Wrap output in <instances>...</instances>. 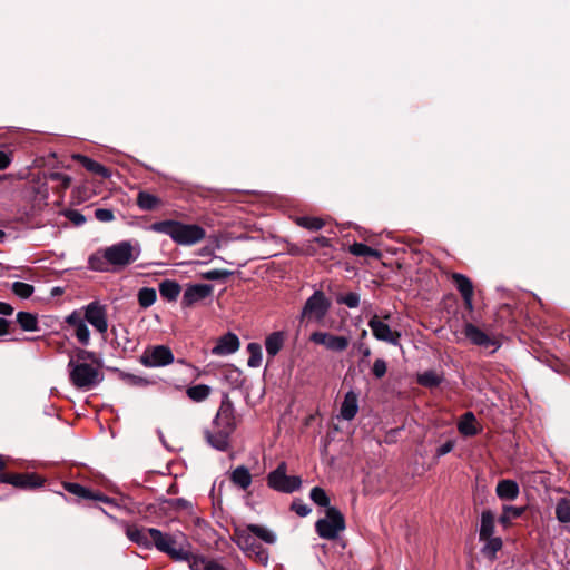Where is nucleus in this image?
Segmentation results:
<instances>
[{
	"mask_svg": "<svg viewBox=\"0 0 570 570\" xmlns=\"http://www.w3.org/2000/svg\"><path fill=\"white\" fill-rule=\"evenodd\" d=\"M1 483L11 484L17 489H36L45 483V479L35 472H11L1 475Z\"/></svg>",
	"mask_w": 570,
	"mask_h": 570,
	"instance_id": "11",
	"label": "nucleus"
},
{
	"mask_svg": "<svg viewBox=\"0 0 570 570\" xmlns=\"http://www.w3.org/2000/svg\"><path fill=\"white\" fill-rule=\"evenodd\" d=\"M495 492L501 500H514L519 495V485L513 480L504 479L498 482Z\"/></svg>",
	"mask_w": 570,
	"mask_h": 570,
	"instance_id": "27",
	"label": "nucleus"
},
{
	"mask_svg": "<svg viewBox=\"0 0 570 570\" xmlns=\"http://www.w3.org/2000/svg\"><path fill=\"white\" fill-rule=\"evenodd\" d=\"M291 509L299 517H306L311 512L308 505L301 500H294Z\"/></svg>",
	"mask_w": 570,
	"mask_h": 570,
	"instance_id": "53",
	"label": "nucleus"
},
{
	"mask_svg": "<svg viewBox=\"0 0 570 570\" xmlns=\"http://www.w3.org/2000/svg\"><path fill=\"white\" fill-rule=\"evenodd\" d=\"M311 341L315 344L324 345L326 348L334 352L345 351L348 346V338L345 336H336L324 332H314L311 335Z\"/></svg>",
	"mask_w": 570,
	"mask_h": 570,
	"instance_id": "15",
	"label": "nucleus"
},
{
	"mask_svg": "<svg viewBox=\"0 0 570 570\" xmlns=\"http://www.w3.org/2000/svg\"><path fill=\"white\" fill-rule=\"evenodd\" d=\"M142 285H178L176 281L167 277H157L155 275H145L141 279Z\"/></svg>",
	"mask_w": 570,
	"mask_h": 570,
	"instance_id": "45",
	"label": "nucleus"
},
{
	"mask_svg": "<svg viewBox=\"0 0 570 570\" xmlns=\"http://www.w3.org/2000/svg\"><path fill=\"white\" fill-rule=\"evenodd\" d=\"M78 164H80L86 170L97 175L101 178H109L111 176V171L109 168L105 167L100 163L94 160L92 158L77 154L73 156Z\"/></svg>",
	"mask_w": 570,
	"mask_h": 570,
	"instance_id": "23",
	"label": "nucleus"
},
{
	"mask_svg": "<svg viewBox=\"0 0 570 570\" xmlns=\"http://www.w3.org/2000/svg\"><path fill=\"white\" fill-rule=\"evenodd\" d=\"M12 288H13L14 294L23 299L29 298L32 295L33 289H35V287H12Z\"/></svg>",
	"mask_w": 570,
	"mask_h": 570,
	"instance_id": "56",
	"label": "nucleus"
},
{
	"mask_svg": "<svg viewBox=\"0 0 570 570\" xmlns=\"http://www.w3.org/2000/svg\"><path fill=\"white\" fill-rule=\"evenodd\" d=\"M156 301V291L153 287H142L138 293V302L142 308L151 306Z\"/></svg>",
	"mask_w": 570,
	"mask_h": 570,
	"instance_id": "40",
	"label": "nucleus"
},
{
	"mask_svg": "<svg viewBox=\"0 0 570 570\" xmlns=\"http://www.w3.org/2000/svg\"><path fill=\"white\" fill-rule=\"evenodd\" d=\"M140 361L145 366L159 367L171 364L174 362V355L169 347L157 345L146 348Z\"/></svg>",
	"mask_w": 570,
	"mask_h": 570,
	"instance_id": "10",
	"label": "nucleus"
},
{
	"mask_svg": "<svg viewBox=\"0 0 570 570\" xmlns=\"http://www.w3.org/2000/svg\"><path fill=\"white\" fill-rule=\"evenodd\" d=\"M232 539L236 546L249 557L254 556L259 562L267 561V551L257 542L255 535L249 531L248 525L246 528H236Z\"/></svg>",
	"mask_w": 570,
	"mask_h": 570,
	"instance_id": "7",
	"label": "nucleus"
},
{
	"mask_svg": "<svg viewBox=\"0 0 570 570\" xmlns=\"http://www.w3.org/2000/svg\"><path fill=\"white\" fill-rule=\"evenodd\" d=\"M463 334L472 344L476 346H493L495 348L499 346V342L494 337L489 336L485 332H483L472 323H466L464 325Z\"/></svg>",
	"mask_w": 570,
	"mask_h": 570,
	"instance_id": "17",
	"label": "nucleus"
},
{
	"mask_svg": "<svg viewBox=\"0 0 570 570\" xmlns=\"http://www.w3.org/2000/svg\"><path fill=\"white\" fill-rule=\"evenodd\" d=\"M537 361H539L546 367H550L556 372H559L563 366L561 361L558 357H556L554 355H551L548 353H539L538 350H537Z\"/></svg>",
	"mask_w": 570,
	"mask_h": 570,
	"instance_id": "35",
	"label": "nucleus"
},
{
	"mask_svg": "<svg viewBox=\"0 0 570 570\" xmlns=\"http://www.w3.org/2000/svg\"><path fill=\"white\" fill-rule=\"evenodd\" d=\"M337 302L341 304H345L346 306L354 308L358 306L360 296L356 293H348L344 296L337 298Z\"/></svg>",
	"mask_w": 570,
	"mask_h": 570,
	"instance_id": "49",
	"label": "nucleus"
},
{
	"mask_svg": "<svg viewBox=\"0 0 570 570\" xmlns=\"http://www.w3.org/2000/svg\"><path fill=\"white\" fill-rule=\"evenodd\" d=\"M12 160V151L0 150V170L7 169Z\"/></svg>",
	"mask_w": 570,
	"mask_h": 570,
	"instance_id": "55",
	"label": "nucleus"
},
{
	"mask_svg": "<svg viewBox=\"0 0 570 570\" xmlns=\"http://www.w3.org/2000/svg\"><path fill=\"white\" fill-rule=\"evenodd\" d=\"M248 529L256 539L258 538L268 544L275 542V535L268 529L257 524H248Z\"/></svg>",
	"mask_w": 570,
	"mask_h": 570,
	"instance_id": "38",
	"label": "nucleus"
},
{
	"mask_svg": "<svg viewBox=\"0 0 570 570\" xmlns=\"http://www.w3.org/2000/svg\"><path fill=\"white\" fill-rule=\"evenodd\" d=\"M358 411L357 395L355 392L350 391L345 394L341 405V416L344 420L351 421L355 417Z\"/></svg>",
	"mask_w": 570,
	"mask_h": 570,
	"instance_id": "26",
	"label": "nucleus"
},
{
	"mask_svg": "<svg viewBox=\"0 0 570 570\" xmlns=\"http://www.w3.org/2000/svg\"><path fill=\"white\" fill-rule=\"evenodd\" d=\"M137 254L134 253V247L130 242L124 240L117 243L104 250L102 257L94 255L90 257L89 263L94 269L104 271L105 265L110 264L115 266H126L135 262Z\"/></svg>",
	"mask_w": 570,
	"mask_h": 570,
	"instance_id": "4",
	"label": "nucleus"
},
{
	"mask_svg": "<svg viewBox=\"0 0 570 570\" xmlns=\"http://www.w3.org/2000/svg\"><path fill=\"white\" fill-rule=\"evenodd\" d=\"M136 204L141 210L153 212L163 206V200L147 190L137 194Z\"/></svg>",
	"mask_w": 570,
	"mask_h": 570,
	"instance_id": "24",
	"label": "nucleus"
},
{
	"mask_svg": "<svg viewBox=\"0 0 570 570\" xmlns=\"http://www.w3.org/2000/svg\"><path fill=\"white\" fill-rule=\"evenodd\" d=\"M170 548L176 552L167 553L173 560L187 561L191 570H206L207 563L210 559L205 557L193 554L191 552L177 547V543H171Z\"/></svg>",
	"mask_w": 570,
	"mask_h": 570,
	"instance_id": "14",
	"label": "nucleus"
},
{
	"mask_svg": "<svg viewBox=\"0 0 570 570\" xmlns=\"http://www.w3.org/2000/svg\"><path fill=\"white\" fill-rule=\"evenodd\" d=\"M331 306L330 301L324 293L316 291L306 302L303 308V316L313 317L317 321L322 320Z\"/></svg>",
	"mask_w": 570,
	"mask_h": 570,
	"instance_id": "13",
	"label": "nucleus"
},
{
	"mask_svg": "<svg viewBox=\"0 0 570 570\" xmlns=\"http://www.w3.org/2000/svg\"><path fill=\"white\" fill-rule=\"evenodd\" d=\"M556 514L559 521L569 522L570 521V501L562 499L558 502L556 508Z\"/></svg>",
	"mask_w": 570,
	"mask_h": 570,
	"instance_id": "44",
	"label": "nucleus"
},
{
	"mask_svg": "<svg viewBox=\"0 0 570 570\" xmlns=\"http://www.w3.org/2000/svg\"><path fill=\"white\" fill-rule=\"evenodd\" d=\"M212 294V287H187L184 293L181 305L185 308L193 307L199 302H203Z\"/></svg>",
	"mask_w": 570,
	"mask_h": 570,
	"instance_id": "22",
	"label": "nucleus"
},
{
	"mask_svg": "<svg viewBox=\"0 0 570 570\" xmlns=\"http://www.w3.org/2000/svg\"><path fill=\"white\" fill-rule=\"evenodd\" d=\"M311 499L315 504L320 507L330 508V498L325 490L320 487H315L311 490Z\"/></svg>",
	"mask_w": 570,
	"mask_h": 570,
	"instance_id": "43",
	"label": "nucleus"
},
{
	"mask_svg": "<svg viewBox=\"0 0 570 570\" xmlns=\"http://www.w3.org/2000/svg\"><path fill=\"white\" fill-rule=\"evenodd\" d=\"M82 315L78 311H73L66 317V323L73 328V334L78 342L88 345L90 341V332L85 323Z\"/></svg>",
	"mask_w": 570,
	"mask_h": 570,
	"instance_id": "18",
	"label": "nucleus"
},
{
	"mask_svg": "<svg viewBox=\"0 0 570 570\" xmlns=\"http://www.w3.org/2000/svg\"><path fill=\"white\" fill-rule=\"evenodd\" d=\"M230 481L242 490H247L252 484V475L247 468L240 465L230 473Z\"/></svg>",
	"mask_w": 570,
	"mask_h": 570,
	"instance_id": "28",
	"label": "nucleus"
},
{
	"mask_svg": "<svg viewBox=\"0 0 570 570\" xmlns=\"http://www.w3.org/2000/svg\"><path fill=\"white\" fill-rule=\"evenodd\" d=\"M350 253L355 256H362V257H371L374 259L381 258V252L377 249H374L363 243H354L350 246Z\"/></svg>",
	"mask_w": 570,
	"mask_h": 570,
	"instance_id": "31",
	"label": "nucleus"
},
{
	"mask_svg": "<svg viewBox=\"0 0 570 570\" xmlns=\"http://www.w3.org/2000/svg\"><path fill=\"white\" fill-rule=\"evenodd\" d=\"M187 285H193L191 283H188ZM195 286H198L199 284L198 283H195L194 284Z\"/></svg>",
	"mask_w": 570,
	"mask_h": 570,
	"instance_id": "64",
	"label": "nucleus"
},
{
	"mask_svg": "<svg viewBox=\"0 0 570 570\" xmlns=\"http://www.w3.org/2000/svg\"><path fill=\"white\" fill-rule=\"evenodd\" d=\"M485 541V546L482 549L484 556L490 559H494L498 551L502 549V540L499 537L491 535L489 539H481Z\"/></svg>",
	"mask_w": 570,
	"mask_h": 570,
	"instance_id": "33",
	"label": "nucleus"
},
{
	"mask_svg": "<svg viewBox=\"0 0 570 570\" xmlns=\"http://www.w3.org/2000/svg\"><path fill=\"white\" fill-rule=\"evenodd\" d=\"M286 334L282 331L273 332L265 338V348L269 357H275L283 348Z\"/></svg>",
	"mask_w": 570,
	"mask_h": 570,
	"instance_id": "25",
	"label": "nucleus"
},
{
	"mask_svg": "<svg viewBox=\"0 0 570 570\" xmlns=\"http://www.w3.org/2000/svg\"><path fill=\"white\" fill-rule=\"evenodd\" d=\"M83 320L88 322L99 334L108 331V306L96 299L82 307Z\"/></svg>",
	"mask_w": 570,
	"mask_h": 570,
	"instance_id": "9",
	"label": "nucleus"
},
{
	"mask_svg": "<svg viewBox=\"0 0 570 570\" xmlns=\"http://www.w3.org/2000/svg\"><path fill=\"white\" fill-rule=\"evenodd\" d=\"M441 381V377L434 371H426L417 376V383L424 387L438 386Z\"/></svg>",
	"mask_w": 570,
	"mask_h": 570,
	"instance_id": "41",
	"label": "nucleus"
},
{
	"mask_svg": "<svg viewBox=\"0 0 570 570\" xmlns=\"http://www.w3.org/2000/svg\"><path fill=\"white\" fill-rule=\"evenodd\" d=\"M10 285L18 286V285H28V284L23 283V282H20V281H16V282L11 283Z\"/></svg>",
	"mask_w": 570,
	"mask_h": 570,
	"instance_id": "62",
	"label": "nucleus"
},
{
	"mask_svg": "<svg viewBox=\"0 0 570 570\" xmlns=\"http://www.w3.org/2000/svg\"><path fill=\"white\" fill-rule=\"evenodd\" d=\"M458 431L462 436L471 438L482 432V426L472 412H465L458 421Z\"/></svg>",
	"mask_w": 570,
	"mask_h": 570,
	"instance_id": "21",
	"label": "nucleus"
},
{
	"mask_svg": "<svg viewBox=\"0 0 570 570\" xmlns=\"http://www.w3.org/2000/svg\"><path fill=\"white\" fill-rule=\"evenodd\" d=\"M17 323L23 331L33 332L39 328L37 315L29 312H19Z\"/></svg>",
	"mask_w": 570,
	"mask_h": 570,
	"instance_id": "30",
	"label": "nucleus"
},
{
	"mask_svg": "<svg viewBox=\"0 0 570 570\" xmlns=\"http://www.w3.org/2000/svg\"><path fill=\"white\" fill-rule=\"evenodd\" d=\"M206 570H227L222 563L217 560L210 559L207 563Z\"/></svg>",
	"mask_w": 570,
	"mask_h": 570,
	"instance_id": "59",
	"label": "nucleus"
},
{
	"mask_svg": "<svg viewBox=\"0 0 570 570\" xmlns=\"http://www.w3.org/2000/svg\"><path fill=\"white\" fill-rule=\"evenodd\" d=\"M13 313V307L4 302H0V314L1 315H11Z\"/></svg>",
	"mask_w": 570,
	"mask_h": 570,
	"instance_id": "60",
	"label": "nucleus"
},
{
	"mask_svg": "<svg viewBox=\"0 0 570 570\" xmlns=\"http://www.w3.org/2000/svg\"><path fill=\"white\" fill-rule=\"evenodd\" d=\"M247 352L249 354L247 364L250 367H258L262 363V347L258 343H249L247 345Z\"/></svg>",
	"mask_w": 570,
	"mask_h": 570,
	"instance_id": "39",
	"label": "nucleus"
},
{
	"mask_svg": "<svg viewBox=\"0 0 570 570\" xmlns=\"http://www.w3.org/2000/svg\"><path fill=\"white\" fill-rule=\"evenodd\" d=\"M202 279L205 281H218L222 283L237 285L239 284V274L220 268H208L199 273Z\"/></svg>",
	"mask_w": 570,
	"mask_h": 570,
	"instance_id": "20",
	"label": "nucleus"
},
{
	"mask_svg": "<svg viewBox=\"0 0 570 570\" xmlns=\"http://www.w3.org/2000/svg\"><path fill=\"white\" fill-rule=\"evenodd\" d=\"M62 488L79 500L99 501L107 504H115V500L104 494L99 490L86 488L77 482L65 481Z\"/></svg>",
	"mask_w": 570,
	"mask_h": 570,
	"instance_id": "12",
	"label": "nucleus"
},
{
	"mask_svg": "<svg viewBox=\"0 0 570 570\" xmlns=\"http://www.w3.org/2000/svg\"><path fill=\"white\" fill-rule=\"evenodd\" d=\"M387 365L382 358H376L372 366V373L375 377L381 379L386 374Z\"/></svg>",
	"mask_w": 570,
	"mask_h": 570,
	"instance_id": "50",
	"label": "nucleus"
},
{
	"mask_svg": "<svg viewBox=\"0 0 570 570\" xmlns=\"http://www.w3.org/2000/svg\"><path fill=\"white\" fill-rule=\"evenodd\" d=\"M464 306L469 312L473 311L472 298L474 295V287H459Z\"/></svg>",
	"mask_w": 570,
	"mask_h": 570,
	"instance_id": "47",
	"label": "nucleus"
},
{
	"mask_svg": "<svg viewBox=\"0 0 570 570\" xmlns=\"http://www.w3.org/2000/svg\"><path fill=\"white\" fill-rule=\"evenodd\" d=\"M368 326L375 338L385 341L392 344H397L401 334L397 331H392L391 327L384 323L377 315H374L368 321Z\"/></svg>",
	"mask_w": 570,
	"mask_h": 570,
	"instance_id": "16",
	"label": "nucleus"
},
{
	"mask_svg": "<svg viewBox=\"0 0 570 570\" xmlns=\"http://www.w3.org/2000/svg\"><path fill=\"white\" fill-rule=\"evenodd\" d=\"M6 236V233L3 230L0 229V240H2Z\"/></svg>",
	"mask_w": 570,
	"mask_h": 570,
	"instance_id": "63",
	"label": "nucleus"
},
{
	"mask_svg": "<svg viewBox=\"0 0 570 570\" xmlns=\"http://www.w3.org/2000/svg\"><path fill=\"white\" fill-rule=\"evenodd\" d=\"M453 448H454V441L449 440L445 443H443L440 448H438L436 455L443 456V455L448 454L449 452H451L453 450Z\"/></svg>",
	"mask_w": 570,
	"mask_h": 570,
	"instance_id": "57",
	"label": "nucleus"
},
{
	"mask_svg": "<svg viewBox=\"0 0 570 570\" xmlns=\"http://www.w3.org/2000/svg\"><path fill=\"white\" fill-rule=\"evenodd\" d=\"M10 332V322L0 317V336L7 335Z\"/></svg>",
	"mask_w": 570,
	"mask_h": 570,
	"instance_id": "58",
	"label": "nucleus"
},
{
	"mask_svg": "<svg viewBox=\"0 0 570 570\" xmlns=\"http://www.w3.org/2000/svg\"><path fill=\"white\" fill-rule=\"evenodd\" d=\"M155 233L168 235L179 245H194L206 236L205 229L196 224H184L174 219L155 222L149 226Z\"/></svg>",
	"mask_w": 570,
	"mask_h": 570,
	"instance_id": "2",
	"label": "nucleus"
},
{
	"mask_svg": "<svg viewBox=\"0 0 570 570\" xmlns=\"http://www.w3.org/2000/svg\"><path fill=\"white\" fill-rule=\"evenodd\" d=\"M49 179L60 183L62 189H67L71 183V178L68 175L59 171L50 173Z\"/></svg>",
	"mask_w": 570,
	"mask_h": 570,
	"instance_id": "48",
	"label": "nucleus"
},
{
	"mask_svg": "<svg viewBox=\"0 0 570 570\" xmlns=\"http://www.w3.org/2000/svg\"><path fill=\"white\" fill-rule=\"evenodd\" d=\"M441 278H438V282H452L454 285H472L471 281L463 274L460 273H448L441 272Z\"/></svg>",
	"mask_w": 570,
	"mask_h": 570,
	"instance_id": "37",
	"label": "nucleus"
},
{
	"mask_svg": "<svg viewBox=\"0 0 570 570\" xmlns=\"http://www.w3.org/2000/svg\"><path fill=\"white\" fill-rule=\"evenodd\" d=\"M267 485L278 492L292 493L301 488L302 480L299 476L287 475V463L282 461L268 473Z\"/></svg>",
	"mask_w": 570,
	"mask_h": 570,
	"instance_id": "6",
	"label": "nucleus"
},
{
	"mask_svg": "<svg viewBox=\"0 0 570 570\" xmlns=\"http://www.w3.org/2000/svg\"><path fill=\"white\" fill-rule=\"evenodd\" d=\"M525 508L523 507H512L507 505L503 508L502 515L500 517V522L503 525L510 524V522L519 517H521L524 512Z\"/></svg>",
	"mask_w": 570,
	"mask_h": 570,
	"instance_id": "34",
	"label": "nucleus"
},
{
	"mask_svg": "<svg viewBox=\"0 0 570 570\" xmlns=\"http://www.w3.org/2000/svg\"><path fill=\"white\" fill-rule=\"evenodd\" d=\"M167 504H168L169 509L175 510V511H183V510L190 511L193 508V505L189 501L181 499V498L169 500V501H167Z\"/></svg>",
	"mask_w": 570,
	"mask_h": 570,
	"instance_id": "46",
	"label": "nucleus"
},
{
	"mask_svg": "<svg viewBox=\"0 0 570 570\" xmlns=\"http://www.w3.org/2000/svg\"><path fill=\"white\" fill-rule=\"evenodd\" d=\"M95 217L102 223H108L115 219L114 212L108 208H97L95 210Z\"/></svg>",
	"mask_w": 570,
	"mask_h": 570,
	"instance_id": "52",
	"label": "nucleus"
},
{
	"mask_svg": "<svg viewBox=\"0 0 570 570\" xmlns=\"http://www.w3.org/2000/svg\"><path fill=\"white\" fill-rule=\"evenodd\" d=\"M296 224L309 230H318L324 226V220L317 217L302 216L296 219Z\"/></svg>",
	"mask_w": 570,
	"mask_h": 570,
	"instance_id": "42",
	"label": "nucleus"
},
{
	"mask_svg": "<svg viewBox=\"0 0 570 570\" xmlns=\"http://www.w3.org/2000/svg\"><path fill=\"white\" fill-rule=\"evenodd\" d=\"M239 346L238 336L228 332L216 341V345L212 348V354L218 356L229 355L238 351Z\"/></svg>",
	"mask_w": 570,
	"mask_h": 570,
	"instance_id": "19",
	"label": "nucleus"
},
{
	"mask_svg": "<svg viewBox=\"0 0 570 570\" xmlns=\"http://www.w3.org/2000/svg\"><path fill=\"white\" fill-rule=\"evenodd\" d=\"M236 428L235 409L229 396L225 394L214 419L213 429L206 432L207 442L215 449L225 451Z\"/></svg>",
	"mask_w": 570,
	"mask_h": 570,
	"instance_id": "1",
	"label": "nucleus"
},
{
	"mask_svg": "<svg viewBox=\"0 0 570 570\" xmlns=\"http://www.w3.org/2000/svg\"><path fill=\"white\" fill-rule=\"evenodd\" d=\"M66 217L77 226H80L86 222V217L80 212L75 209L67 210Z\"/></svg>",
	"mask_w": 570,
	"mask_h": 570,
	"instance_id": "54",
	"label": "nucleus"
},
{
	"mask_svg": "<svg viewBox=\"0 0 570 570\" xmlns=\"http://www.w3.org/2000/svg\"><path fill=\"white\" fill-rule=\"evenodd\" d=\"M63 293V289L61 287H53L51 291V296H59Z\"/></svg>",
	"mask_w": 570,
	"mask_h": 570,
	"instance_id": "61",
	"label": "nucleus"
},
{
	"mask_svg": "<svg viewBox=\"0 0 570 570\" xmlns=\"http://www.w3.org/2000/svg\"><path fill=\"white\" fill-rule=\"evenodd\" d=\"M315 530L322 539L336 540L345 530V518L338 509L330 507L325 511V518L316 521Z\"/></svg>",
	"mask_w": 570,
	"mask_h": 570,
	"instance_id": "5",
	"label": "nucleus"
},
{
	"mask_svg": "<svg viewBox=\"0 0 570 570\" xmlns=\"http://www.w3.org/2000/svg\"><path fill=\"white\" fill-rule=\"evenodd\" d=\"M210 394V387L206 384H197L186 390V395L194 402H203Z\"/></svg>",
	"mask_w": 570,
	"mask_h": 570,
	"instance_id": "32",
	"label": "nucleus"
},
{
	"mask_svg": "<svg viewBox=\"0 0 570 570\" xmlns=\"http://www.w3.org/2000/svg\"><path fill=\"white\" fill-rule=\"evenodd\" d=\"M126 535L136 544L144 548L156 547L157 550L164 553H176L171 548L175 543V538L168 533H164L155 528H138L137 525L129 524L126 527Z\"/></svg>",
	"mask_w": 570,
	"mask_h": 570,
	"instance_id": "3",
	"label": "nucleus"
},
{
	"mask_svg": "<svg viewBox=\"0 0 570 570\" xmlns=\"http://www.w3.org/2000/svg\"><path fill=\"white\" fill-rule=\"evenodd\" d=\"M494 533V514L484 510L481 514L480 539H489Z\"/></svg>",
	"mask_w": 570,
	"mask_h": 570,
	"instance_id": "29",
	"label": "nucleus"
},
{
	"mask_svg": "<svg viewBox=\"0 0 570 570\" xmlns=\"http://www.w3.org/2000/svg\"><path fill=\"white\" fill-rule=\"evenodd\" d=\"M70 381L77 389H90L99 382V371L88 363L69 362Z\"/></svg>",
	"mask_w": 570,
	"mask_h": 570,
	"instance_id": "8",
	"label": "nucleus"
},
{
	"mask_svg": "<svg viewBox=\"0 0 570 570\" xmlns=\"http://www.w3.org/2000/svg\"><path fill=\"white\" fill-rule=\"evenodd\" d=\"M331 244H330V239L324 237V236H317V237H314L313 239L308 240L302 252L304 254H307V255H314L317 250V246L318 247H328Z\"/></svg>",
	"mask_w": 570,
	"mask_h": 570,
	"instance_id": "36",
	"label": "nucleus"
},
{
	"mask_svg": "<svg viewBox=\"0 0 570 570\" xmlns=\"http://www.w3.org/2000/svg\"><path fill=\"white\" fill-rule=\"evenodd\" d=\"M159 289L160 296L168 302L176 301L180 293V287H159Z\"/></svg>",
	"mask_w": 570,
	"mask_h": 570,
	"instance_id": "51",
	"label": "nucleus"
}]
</instances>
